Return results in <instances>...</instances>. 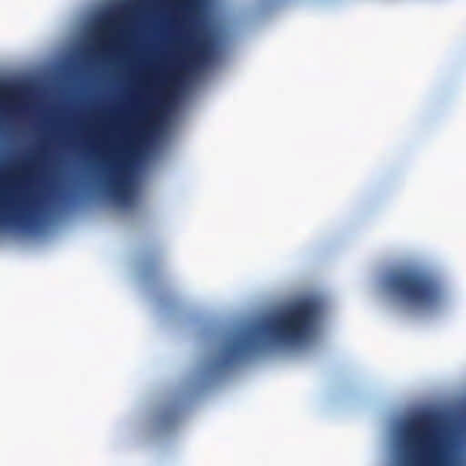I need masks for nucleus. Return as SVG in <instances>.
<instances>
[{
    "instance_id": "8",
    "label": "nucleus",
    "mask_w": 466,
    "mask_h": 466,
    "mask_svg": "<svg viewBox=\"0 0 466 466\" xmlns=\"http://www.w3.org/2000/svg\"><path fill=\"white\" fill-rule=\"evenodd\" d=\"M183 21L186 23L188 21V17L187 15L184 16Z\"/></svg>"
},
{
    "instance_id": "2",
    "label": "nucleus",
    "mask_w": 466,
    "mask_h": 466,
    "mask_svg": "<svg viewBox=\"0 0 466 466\" xmlns=\"http://www.w3.org/2000/svg\"><path fill=\"white\" fill-rule=\"evenodd\" d=\"M159 116L158 102L139 106L126 142L120 136L118 121V214L135 209L141 202L137 169L156 130Z\"/></svg>"
},
{
    "instance_id": "1",
    "label": "nucleus",
    "mask_w": 466,
    "mask_h": 466,
    "mask_svg": "<svg viewBox=\"0 0 466 466\" xmlns=\"http://www.w3.org/2000/svg\"><path fill=\"white\" fill-rule=\"evenodd\" d=\"M318 315L317 305L309 299L297 301L271 321L256 326L250 333L228 340L221 357L212 364L223 370L258 350L266 341L296 346L309 337Z\"/></svg>"
},
{
    "instance_id": "9",
    "label": "nucleus",
    "mask_w": 466,
    "mask_h": 466,
    "mask_svg": "<svg viewBox=\"0 0 466 466\" xmlns=\"http://www.w3.org/2000/svg\"><path fill=\"white\" fill-rule=\"evenodd\" d=\"M117 32H118V35H120V28L118 27L117 29Z\"/></svg>"
},
{
    "instance_id": "7",
    "label": "nucleus",
    "mask_w": 466,
    "mask_h": 466,
    "mask_svg": "<svg viewBox=\"0 0 466 466\" xmlns=\"http://www.w3.org/2000/svg\"><path fill=\"white\" fill-rule=\"evenodd\" d=\"M183 9H184L185 11H187V12L191 11V9H192V5H191V3H190V2H187V3H185V4L183 5Z\"/></svg>"
},
{
    "instance_id": "6",
    "label": "nucleus",
    "mask_w": 466,
    "mask_h": 466,
    "mask_svg": "<svg viewBox=\"0 0 466 466\" xmlns=\"http://www.w3.org/2000/svg\"><path fill=\"white\" fill-rule=\"evenodd\" d=\"M85 131L86 132L85 148L87 157L91 162L92 167L98 171L101 169L104 163L105 151L96 117H89V121L85 125Z\"/></svg>"
},
{
    "instance_id": "5",
    "label": "nucleus",
    "mask_w": 466,
    "mask_h": 466,
    "mask_svg": "<svg viewBox=\"0 0 466 466\" xmlns=\"http://www.w3.org/2000/svg\"><path fill=\"white\" fill-rule=\"evenodd\" d=\"M184 54L175 65L167 78V87L180 84L186 75H191L205 66L212 53V44L207 38H184Z\"/></svg>"
},
{
    "instance_id": "4",
    "label": "nucleus",
    "mask_w": 466,
    "mask_h": 466,
    "mask_svg": "<svg viewBox=\"0 0 466 466\" xmlns=\"http://www.w3.org/2000/svg\"><path fill=\"white\" fill-rule=\"evenodd\" d=\"M384 285L390 295L414 308L431 309L437 306L441 299L439 281L424 271H393L386 277Z\"/></svg>"
},
{
    "instance_id": "3",
    "label": "nucleus",
    "mask_w": 466,
    "mask_h": 466,
    "mask_svg": "<svg viewBox=\"0 0 466 466\" xmlns=\"http://www.w3.org/2000/svg\"><path fill=\"white\" fill-rule=\"evenodd\" d=\"M108 48V177L109 200L116 203V0H110L106 20L96 27L91 49Z\"/></svg>"
}]
</instances>
